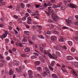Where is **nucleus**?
I'll return each mask as SVG.
<instances>
[{
    "mask_svg": "<svg viewBox=\"0 0 78 78\" xmlns=\"http://www.w3.org/2000/svg\"><path fill=\"white\" fill-rule=\"evenodd\" d=\"M40 51H41V52H44V53L46 55H47V54H48V56L50 58H52V59H57V56H58V57H60V56H61V54H60V53L59 52H56V55L53 54L51 55V54L49 53L50 52V50H48L47 51H45L44 50V48L42 47L40 48Z\"/></svg>",
    "mask_w": 78,
    "mask_h": 78,
    "instance_id": "nucleus-1",
    "label": "nucleus"
},
{
    "mask_svg": "<svg viewBox=\"0 0 78 78\" xmlns=\"http://www.w3.org/2000/svg\"><path fill=\"white\" fill-rule=\"evenodd\" d=\"M51 17L53 19V20H54L55 22L57 21L56 20L57 19H58V17L57 15L56 14H55L54 13H53L51 16Z\"/></svg>",
    "mask_w": 78,
    "mask_h": 78,
    "instance_id": "nucleus-2",
    "label": "nucleus"
},
{
    "mask_svg": "<svg viewBox=\"0 0 78 78\" xmlns=\"http://www.w3.org/2000/svg\"><path fill=\"white\" fill-rule=\"evenodd\" d=\"M68 6L72 9H74V8H76L78 7V6L76 5H75L73 4H70L68 5Z\"/></svg>",
    "mask_w": 78,
    "mask_h": 78,
    "instance_id": "nucleus-3",
    "label": "nucleus"
},
{
    "mask_svg": "<svg viewBox=\"0 0 78 78\" xmlns=\"http://www.w3.org/2000/svg\"><path fill=\"white\" fill-rule=\"evenodd\" d=\"M28 74L29 75V77L30 78H32L33 76V72L31 70H29L28 71Z\"/></svg>",
    "mask_w": 78,
    "mask_h": 78,
    "instance_id": "nucleus-4",
    "label": "nucleus"
},
{
    "mask_svg": "<svg viewBox=\"0 0 78 78\" xmlns=\"http://www.w3.org/2000/svg\"><path fill=\"white\" fill-rule=\"evenodd\" d=\"M15 44L17 47H23V44L21 43H18L17 42H15Z\"/></svg>",
    "mask_w": 78,
    "mask_h": 78,
    "instance_id": "nucleus-5",
    "label": "nucleus"
},
{
    "mask_svg": "<svg viewBox=\"0 0 78 78\" xmlns=\"http://www.w3.org/2000/svg\"><path fill=\"white\" fill-rule=\"evenodd\" d=\"M22 42L23 44H25V43L24 42H27V37H24L23 40H22Z\"/></svg>",
    "mask_w": 78,
    "mask_h": 78,
    "instance_id": "nucleus-6",
    "label": "nucleus"
},
{
    "mask_svg": "<svg viewBox=\"0 0 78 78\" xmlns=\"http://www.w3.org/2000/svg\"><path fill=\"white\" fill-rule=\"evenodd\" d=\"M56 39H57V38L55 36H53L51 37V40L53 41H55Z\"/></svg>",
    "mask_w": 78,
    "mask_h": 78,
    "instance_id": "nucleus-7",
    "label": "nucleus"
},
{
    "mask_svg": "<svg viewBox=\"0 0 78 78\" xmlns=\"http://www.w3.org/2000/svg\"><path fill=\"white\" fill-rule=\"evenodd\" d=\"M72 20L71 18H68V20H66V21L68 23H70L72 22Z\"/></svg>",
    "mask_w": 78,
    "mask_h": 78,
    "instance_id": "nucleus-8",
    "label": "nucleus"
},
{
    "mask_svg": "<svg viewBox=\"0 0 78 78\" xmlns=\"http://www.w3.org/2000/svg\"><path fill=\"white\" fill-rule=\"evenodd\" d=\"M48 9L49 11L51 12V13H54V11L52 9V8L51 7H48Z\"/></svg>",
    "mask_w": 78,
    "mask_h": 78,
    "instance_id": "nucleus-9",
    "label": "nucleus"
},
{
    "mask_svg": "<svg viewBox=\"0 0 78 78\" xmlns=\"http://www.w3.org/2000/svg\"><path fill=\"white\" fill-rule=\"evenodd\" d=\"M8 34V32L7 31H5V33L3 35L4 38H5L7 37V35Z\"/></svg>",
    "mask_w": 78,
    "mask_h": 78,
    "instance_id": "nucleus-10",
    "label": "nucleus"
},
{
    "mask_svg": "<svg viewBox=\"0 0 78 78\" xmlns=\"http://www.w3.org/2000/svg\"><path fill=\"white\" fill-rule=\"evenodd\" d=\"M66 58H67V60H72V59H73V57L70 56H67L66 57Z\"/></svg>",
    "mask_w": 78,
    "mask_h": 78,
    "instance_id": "nucleus-11",
    "label": "nucleus"
},
{
    "mask_svg": "<svg viewBox=\"0 0 78 78\" xmlns=\"http://www.w3.org/2000/svg\"><path fill=\"white\" fill-rule=\"evenodd\" d=\"M24 69H25V66H21L19 67V69L20 71H23Z\"/></svg>",
    "mask_w": 78,
    "mask_h": 78,
    "instance_id": "nucleus-12",
    "label": "nucleus"
},
{
    "mask_svg": "<svg viewBox=\"0 0 78 78\" xmlns=\"http://www.w3.org/2000/svg\"><path fill=\"white\" fill-rule=\"evenodd\" d=\"M44 6H52V5L50 3V2H48L47 4H46V3H44Z\"/></svg>",
    "mask_w": 78,
    "mask_h": 78,
    "instance_id": "nucleus-13",
    "label": "nucleus"
},
{
    "mask_svg": "<svg viewBox=\"0 0 78 78\" xmlns=\"http://www.w3.org/2000/svg\"><path fill=\"white\" fill-rule=\"evenodd\" d=\"M45 70L46 72L47 73H48V74H50V70H49V69H48V68L47 67H45Z\"/></svg>",
    "mask_w": 78,
    "mask_h": 78,
    "instance_id": "nucleus-14",
    "label": "nucleus"
},
{
    "mask_svg": "<svg viewBox=\"0 0 78 78\" xmlns=\"http://www.w3.org/2000/svg\"><path fill=\"white\" fill-rule=\"evenodd\" d=\"M51 76L53 78H58V76L56 75V74H52L51 75Z\"/></svg>",
    "mask_w": 78,
    "mask_h": 78,
    "instance_id": "nucleus-15",
    "label": "nucleus"
},
{
    "mask_svg": "<svg viewBox=\"0 0 78 78\" xmlns=\"http://www.w3.org/2000/svg\"><path fill=\"white\" fill-rule=\"evenodd\" d=\"M60 38L58 39V41L59 42H64V38L62 37H60Z\"/></svg>",
    "mask_w": 78,
    "mask_h": 78,
    "instance_id": "nucleus-16",
    "label": "nucleus"
},
{
    "mask_svg": "<svg viewBox=\"0 0 78 78\" xmlns=\"http://www.w3.org/2000/svg\"><path fill=\"white\" fill-rule=\"evenodd\" d=\"M14 62L15 63L16 66H19V61H15Z\"/></svg>",
    "mask_w": 78,
    "mask_h": 78,
    "instance_id": "nucleus-17",
    "label": "nucleus"
},
{
    "mask_svg": "<svg viewBox=\"0 0 78 78\" xmlns=\"http://www.w3.org/2000/svg\"><path fill=\"white\" fill-rule=\"evenodd\" d=\"M24 51L25 52H29L30 51V49L28 48H27L24 49Z\"/></svg>",
    "mask_w": 78,
    "mask_h": 78,
    "instance_id": "nucleus-18",
    "label": "nucleus"
},
{
    "mask_svg": "<svg viewBox=\"0 0 78 78\" xmlns=\"http://www.w3.org/2000/svg\"><path fill=\"white\" fill-rule=\"evenodd\" d=\"M37 37H39V38H40V39H45V37H44V36L42 35L37 36Z\"/></svg>",
    "mask_w": 78,
    "mask_h": 78,
    "instance_id": "nucleus-19",
    "label": "nucleus"
},
{
    "mask_svg": "<svg viewBox=\"0 0 78 78\" xmlns=\"http://www.w3.org/2000/svg\"><path fill=\"white\" fill-rule=\"evenodd\" d=\"M39 58L41 61V62H43V63H44V59H43V58H42V57L41 56H40L39 57Z\"/></svg>",
    "mask_w": 78,
    "mask_h": 78,
    "instance_id": "nucleus-20",
    "label": "nucleus"
},
{
    "mask_svg": "<svg viewBox=\"0 0 78 78\" xmlns=\"http://www.w3.org/2000/svg\"><path fill=\"white\" fill-rule=\"evenodd\" d=\"M68 44L70 46H72L73 45L72 42L70 41H69L68 42Z\"/></svg>",
    "mask_w": 78,
    "mask_h": 78,
    "instance_id": "nucleus-21",
    "label": "nucleus"
},
{
    "mask_svg": "<svg viewBox=\"0 0 78 78\" xmlns=\"http://www.w3.org/2000/svg\"><path fill=\"white\" fill-rule=\"evenodd\" d=\"M43 77H45L46 76H48V74L46 72H44L43 73Z\"/></svg>",
    "mask_w": 78,
    "mask_h": 78,
    "instance_id": "nucleus-22",
    "label": "nucleus"
},
{
    "mask_svg": "<svg viewBox=\"0 0 78 78\" xmlns=\"http://www.w3.org/2000/svg\"><path fill=\"white\" fill-rule=\"evenodd\" d=\"M35 64L37 66H39L40 64V62L39 61H37L35 62Z\"/></svg>",
    "mask_w": 78,
    "mask_h": 78,
    "instance_id": "nucleus-23",
    "label": "nucleus"
},
{
    "mask_svg": "<svg viewBox=\"0 0 78 78\" xmlns=\"http://www.w3.org/2000/svg\"><path fill=\"white\" fill-rule=\"evenodd\" d=\"M24 33L26 35H30V32L28 31H24Z\"/></svg>",
    "mask_w": 78,
    "mask_h": 78,
    "instance_id": "nucleus-24",
    "label": "nucleus"
},
{
    "mask_svg": "<svg viewBox=\"0 0 78 78\" xmlns=\"http://www.w3.org/2000/svg\"><path fill=\"white\" fill-rule=\"evenodd\" d=\"M37 70L38 71L41 72L42 71V68L40 67H37Z\"/></svg>",
    "mask_w": 78,
    "mask_h": 78,
    "instance_id": "nucleus-25",
    "label": "nucleus"
},
{
    "mask_svg": "<svg viewBox=\"0 0 78 78\" xmlns=\"http://www.w3.org/2000/svg\"><path fill=\"white\" fill-rule=\"evenodd\" d=\"M18 22L19 23H21L22 22V19L20 18H19L18 20Z\"/></svg>",
    "mask_w": 78,
    "mask_h": 78,
    "instance_id": "nucleus-26",
    "label": "nucleus"
},
{
    "mask_svg": "<svg viewBox=\"0 0 78 78\" xmlns=\"http://www.w3.org/2000/svg\"><path fill=\"white\" fill-rule=\"evenodd\" d=\"M9 75H12L13 74V71L11 69L9 72Z\"/></svg>",
    "mask_w": 78,
    "mask_h": 78,
    "instance_id": "nucleus-27",
    "label": "nucleus"
},
{
    "mask_svg": "<svg viewBox=\"0 0 78 78\" xmlns=\"http://www.w3.org/2000/svg\"><path fill=\"white\" fill-rule=\"evenodd\" d=\"M60 9L61 10H64V9H66V7L63 5L61 7Z\"/></svg>",
    "mask_w": 78,
    "mask_h": 78,
    "instance_id": "nucleus-28",
    "label": "nucleus"
},
{
    "mask_svg": "<svg viewBox=\"0 0 78 78\" xmlns=\"http://www.w3.org/2000/svg\"><path fill=\"white\" fill-rule=\"evenodd\" d=\"M31 58L32 59H35L36 58H37V56H36V55H33L31 57Z\"/></svg>",
    "mask_w": 78,
    "mask_h": 78,
    "instance_id": "nucleus-29",
    "label": "nucleus"
},
{
    "mask_svg": "<svg viewBox=\"0 0 78 78\" xmlns=\"http://www.w3.org/2000/svg\"><path fill=\"white\" fill-rule=\"evenodd\" d=\"M13 39L15 41H17L18 42H19V40L17 39L16 37H14Z\"/></svg>",
    "mask_w": 78,
    "mask_h": 78,
    "instance_id": "nucleus-30",
    "label": "nucleus"
},
{
    "mask_svg": "<svg viewBox=\"0 0 78 78\" xmlns=\"http://www.w3.org/2000/svg\"><path fill=\"white\" fill-rule=\"evenodd\" d=\"M20 6L22 8H25V5H24V4L23 3H21Z\"/></svg>",
    "mask_w": 78,
    "mask_h": 78,
    "instance_id": "nucleus-31",
    "label": "nucleus"
},
{
    "mask_svg": "<svg viewBox=\"0 0 78 78\" xmlns=\"http://www.w3.org/2000/svg\"><path fill=\"white\" fill-rule=\"evenodd\" d=\"M56 65V64L55 63V61H53L51 63V65L52 66H55Z\"/></svg>",
    "mask_w": 78,
    "mask_h": 78,
    "instance_id": "nucleus-32",
    "label": "nucleus"
},
{
    "mask_svg": "<svg viewBox=\"0 0 78 78\" xmlns=\"http://www.w3.org/2000/svg\"><path fill=\"white\" fill-rule=\"evenodd\" d=\"M32 16H39V14L34 13L32 14Z\"/></svg>",
    "mask_w": 78,
    "mask_h": 78,
    "instance_id": "nucleus-33",
    "label": "nucleus"
},
{
    "mask_svg": "<svg viewBox=\"0 0 78 78\" xmlns=\"http://www.w3.org/2000/svg\"><path fill=\"white\" fill-rule=\"evenodd\" d=\"M74 66L75 67H78V62H75L74 63Z\"/></svg>",
    "mask_w": 78,
    "mask_h": 78,
    "instance_id": "nucleus-34",
    "label": "nucleus"
},
{
    "mask_svg": "<svg viewBox=\"0 0 78 78\" xmlns=\"http://www.w3.org/2000/svg\"><path fill=\"white\" fill-rule=\"evenodd\" d=\"M55 48L57 50H60V49H61V48L59 46H57Z\"/></svg>",
    "mask_w": 78,
    "mask_h": 78,
    "instance_id": "nucleus-35",
    "label": "nucleus"
},
{
    "mask_svg": "<svg viewBox=\"0 0 78 78\" xmlns=\"http://www.w3.org/2000/svg\"><path fill=\"white\" fill-rule=\"evenodd\" d=\"M22 20L23 21H25L27 20V18L25 17H24L22 18Z\"/></svg>",
    "mask_w": 78,
    "mask_h": 78,
    "instance_id": "nucleus-36",
    "label": "nucleus"
},
{
    "mask_svg": "<svg viewBox=\"0 0 78 78\" xmlns=\"http://www.w3.org/2000/svg\"><path fill=\"white\" fill-rule=\"evenodd\" d=\"M73 74L75 76H77V74H76V73L74 71V70H73Z\"/></svg>",
    "mask_w": 78,
    "mask_h": 78,
    "instance_id": "nucleus-37",
    "label": "nucleus"
},
{
    "mask_svg": "<svg viewBox=\"0 0 78 78\" xmlns=\"http://www.w3.org/2000/svg\"><path fill=\"white\" fill-rule=\"evenodd\" d=\"M61 4H62V3H61V2H60V3L58 4L57 5V8H60L61 6Z\"/></svg>",
    "mask_w": 78,
    "mask_h": 78,
    "instance_id": "nucleus-38",
    "label": "nucleus"
},
{
    "mask_svg": "<svg viewBox=\"0 0 78 78\" xmlns=\"http://www.w3.org/2000/svg\"><path fill=\"white\" fill-rule=\"evenodd\" d=\"M6 59L7 61H9L11 60V58L9 56H7L6 57Z\"/></svg>",
    "mask_w": 78,
    "mask_h": 78,
    "instance_id": "nucleus-39",
    "label": "nucleus"
},
{
    "mask_svg": "<svg viewBox=\"0 0 78 78\" xmlns=\"http://www.w3.org/2000/svg\"><path fill=\"white\" fill-rule=\"evenodd\" d=\"M71 50L72 52H75V48H72Z\"/></svg>",
    "mask_w": 78,
    "mask_h": 78,
    "instance_id": "nucleus-40",
    "label": "nucleus"
},
{
    "mask_svg": "<svg viewBox=\"0 0 78 78\" xmlns=\"http://www.w3.org/2000/svg\"><path fill=\"white\" fill-rule=\"evenodd\" d=\"M5 42L6 43V44H8L9 42V39L8 38H6L5 40Z\"/></svg>",
    "mask_w": 78,
    "mask_h": 78,
    "instance_id": "nucleus-41",
    "label": "nucleus"
},
{
    "mask_svg": "<svg viewBox=\"0 0 78 78\" xmlns=\"http://www.w3.org/2000/svg\"><path fill=\"white\" fill-rule=\"evenodd\" d=\"M49 69H50L51 70V71H53L54 69L53 68L51 67V66H49Z\"/></svg>",
    "mask_w": 78,
    "mask_h": 78,
    "instance_id": "nucleus-42",
    "label": "nucleus"
},
{
    "mask_svg": "<svg viewBox=\"0 0 78 78\" xmlns=\"http://www.w3.org/2000/svg\"><path fill=\"white\" fill-rule=\"evenodd\" d=\"M27 20H28V21H32V20L31 19V18L30 17H29L27 18Z\"/></svg>",
    "mask_w": 78,
    "mask_h": 78,
    "instance_id": "nucleus-43",
    "label": "nucleus"
},
{
    "mask_svg": "<svg viewBox=\"0 0 78 78\" xmlns=\"http://www.w3.org/2000/svg\"><path fill=\"white\" fill-rule=\"evenodd\" d=\"M25 16L27 17H29V16H30V15L28 13H27L25 14Z\"/></svg>",
    "mask_w": 78,
    "mask_h": 78,
    "instance_id": "nucleus-44",
    "label": "nucleus"
},
{
    "mask_svg": "<svg viewBox=\"0 0 78 78\" xmlns=\"http://www.w3.org/2000/svg\"><path fill=\"white\" fill-rule=\"evenodd\" d=\"M45 13L48 15V16H50V12H47V11L45 12Z\"/></svg>",
    "mask_w": 78,
    "mask_h": 78,
    "instance_id": "nucleus-45",
    "label": "nucleus"
},
{
    "mask_svg": "<svg viewBox=\"0 0 78 78\" xmlns=\"http://www.w3.org/2000/svg\"><path fill=\"white\" fill-rule=\"evenodd\" d=\"M52 6H53V7L54 8H58V6H57V5H53Z\"/></svg>",
    "mask_w": 78,
    "mask_h": 78,
    "instance_id": "nucleus-46",
    "label": "nucleus"
},
{
    "mask_svg": "<svg viewBox=\"0 0 78 78\" xmlns=\"http://www.w3.org/2000/svg\"><path fill=\"white\" fill-rule=\"evenodd\" d=\"M40 6V5L39 4V5H37V4L35 5V7L37 8H39Z\"/></svg>",
    "mask_w": 78,
    "mask_h": 78,
    "instance_id": "nucleus-47",
    "label": "nucleus"
},
{
    "mask_svg": "<svg viewBox=\"0 0 78 78\" xmlns=\"http://www.w3.org/2000/svg\"><path fill=\"white\" fill-rule=\"evenodd\" d=\"M13 17H14V18H15L16 19H18V16H17L15 15H14L13 16Z\"/></svg>",
    "mask_w": 78,
    "mask_h": 78,
    "instance_id": "nucleus-48",
    "label": "nucleus"
},
{
    "mask_svg": "<svg viewBox=\"0 0 78 78\" xmlns=\"http://www.w3.org/2000/svg\"><path fill=\"white\" fill-rule=\"evenodd\" d=\"M37 27L38 28L39 30H42V26H37Z\"/></svg>",
    "mask_w": 78,
    "mask_h": 78,
    "instance_id": "nucleus-49",
    "label": "nucleus"
},
{
    "mask_svg": "<svg viewBox=\"0 0 78 78\" xmlns=\"http://www.w3.org/2000/svg\"><path fill=\"white\" fill-rule=\"evenodd\" d=\"M62 28H63V29H68L69 28V27H66L64 26L62 27Z\"/></svg>",
    "mask_w": 78,
    "mask_h": 78,
    "instance_id": "nucleus-50",
    "label": "nucleus"
},
{
    "mask_svg": "<svg viewBox=\"0 0 78 78\" xmlns=\"http://www.w3.org/2000/svg\"><path fill=\"white\" fill-rule=\"evenodd\" d=\"M27 11L28 12H29V13H30L31 12L30 9H27Z\"/></svg>",
    "mask_w": 78,
    "mask_h": 78,
    "instance_id": "nucleus-51",
    "label": "nucleus"
},
{
    "mask_svg": "<svg viewBox=\"0 0 78 78\" xmlns=\"http://www.w3.org/2000/svg\"><path fill=\"white\" fill-rule=\"evenodd\" d=\"M23 76L24 77H26V76H27V74L26 73H25L24 74H23Z\"/></svg>",
    "mask_w": 78,
    "mask_h": 78,
    "instance_id": "nucleus-52",
    "label": "nucleus"
},
{
    "mask_svg": "<svg viewBox=\"0 0 78 78\" xmlns=\"http://www.w3.org/2000/svg\"><path fill=\"white\" fill-rule=\"evenodd\" d=\"M42 46L43 47H45L46 46V44L45 43H43L42 44Z\"/></svg>",
    "mask_w": 78,
    "mask_h": 78,
    "instance_id": "nucleus-53",
    "label": "nucleus"
},
{
    "mask_svg": "<svg viewBox=\"0 0 78 78\" xmlns=\"http://www.w3.org/2000/svg\"><path fill=\"white\" fill-rule=\"evenodd\" d=\"M48 21L49 22H50V23H53V22L51 20H49Z\"/></svg>",
    "mask_w": 78,
    "mask_h": 78,
    "instance_id": "nucleus-54",
    "label": "nucleus"
},
{
    "mask_svg": "<svg viewBox=\"0 0 78 78\" xmlns=\"http://www.w3.org/2000/svg\"><path fill=\"white\" fill-rule=\"evenodd\" d=\"M75 25H78V22H76L74 23Z\"/></svg>",
    "mask_w": 78,
    "mask_h": 78,
    "instance_id": "nucleus-55",
    "label": "nucleus"
},
{
    "mask_svg": "<svg viewBox=\"0 0 78 78\" xmlns=\"http://www.w3.org/2000/svg\"><path fill=\"white\" fill-rule=\"evenodd\" d=\"M21 56H22V57H25V54H21Z\"/></svg>",
    "mask_w": 78,
    "mask_h": 78,
    "instance_id": "nucleus-56",
    "label": "nucleus"
},
{
    "mask_svg": "<svg viewBox=\"0 0 78 78\" xmlns=\"http://www.w3.org/2000/svg\"><path fill=\"white\" fill-rule=\"evenodd\" d=\"M54 33L55 34H58V32L57 31H54Z\"/></svg>",
    "mask_w": 78,
    "mask_h": 78,
    "instance_id": "nucleus-57",
    "label": "nucleus"
},
{
    "mask_svg": "<svg viewBox=\"0 0 78 78\" xmlns=\"http://www.w3.org/2000/svg\"><path fill=\"white\" fill-rule=\"evenodd\" d=\"M0 38H1V39H3V38H4V37H3V35L2 36L0 35Z\"/></svg>",
    "mask_w": 78,
    "mask_h": 78,
    "instance_id": "nucleus-58",
    "label": "nucleus"
},
{
    "mask_svg": "<svg viewBox=\"0 0 78 78\" xmlns=\"http://www.w3.org/2000/svg\"><path fill=\"white\" fill-rule=\"evenodd\" d=\"M4 72H5V71H4L3 70H2L1 71V73L2 75H3L4 74Z\"/></svg>",
    "mask_w": 78,
    "mask_h": 78,
    "instance_id": "nucleus-59",
    "label": "nucleus"
},
{
    "mask_svg": "<svg viewBox=\"0 0 78 78\" xmlns=\"http://www.w3.org/2000/svg\"><path fill=\"white\" fill-rule=\"evenodd\" d=\"M56 2V1H55V0H52L51 1V3H55Z\"/></svg>",
    "mask_w": 78,
    "mask_h": 78,
    "instance_id": "nucleus-60",
    "label": "nucleus"
},
{
    "mask_svg": "<svg viewBox=\"0 0 78 78\" xmlns=\"http://www.w3.org/2000/svg\"><path fill=\"white\" fill-rule=\"evenodd\" d=\"M0 2L2 5H3V0H0Z\"/></svg>",
    "mask_w": 78,
    "mask_h": 78,
    "instance_id": "nucleus-61",
    "label": "nucleus"
},
{
    "mask_svg": "<svg viewBox=\"0 0 78 78\" xmlns=\"http://www.w3.org/2000/svg\"><path fill=\"white\" fill-rule=\"evenodd\" d=\"M47 34H51V33H50V31H48L47 32Z\"/></svg>",
    "mask_w": 78,
    "mask_h": 78,
    "instance_id": "nucleus-62",
    "label": "nucleus"
},
{
    "mask_svg": "<svg viewBox=\"0 0 78 78\" xmlns=\"http://www.w3.org/2000/svg\"><path fill=\"white\" fill-rule=\"evenodd\" d=\"M28 7V8H30V6H31V5L29 4H27L26 5Z\"/></svg>",
    "mask_w": 78,
    "mask_h": 78,
    "instance_id": "nucleus-63",
    "label": "nucleus"
},
{
    "mask_svg": "<svg viewBox=\"0 0 78 78\" xmlns=\"http://www.w3.org/2000/svg\"><path fill=\"white\" fill-rule=\"evenodd\" d=\"M16 10L17 11H19V8L18 7H16Z\"/></svg>",
    "mask_w": 78,
    "mask_h": 78,
    "instance_id": "nucleus-64",
    "label": "nucleus"
}]
</instances>
